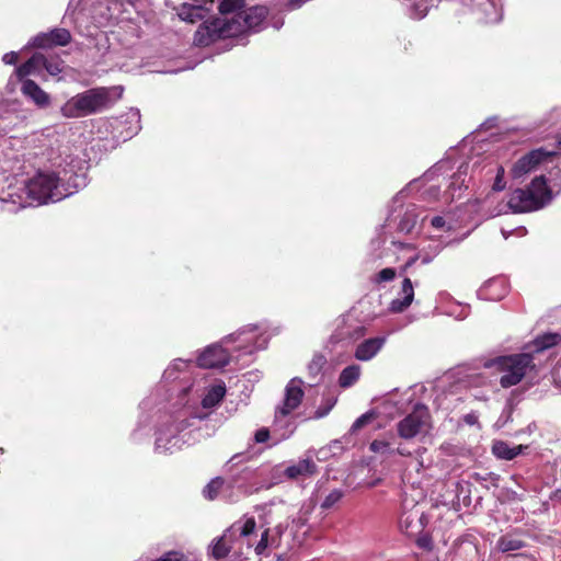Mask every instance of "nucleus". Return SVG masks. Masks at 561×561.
<instances>
[{"label": "nucleus", "instance_id": "obj_1", "mask_svg": "<svg viewBox=\"0 0 561 561\" xmlns=\"http://www.w3.org/2000/svg\"><path fill=\"white\" fill-rule=\"evenodd\" d=\"M115 88H92L72 96L62 107L66 117H81L108 108L114 100L111 96Z\"/></svg>", "mask_w": 561, "mask_h": 561}, {"label": "nucleus", "instance_id": "obj_2", "mask_svg": "<svg viewBox=\"0 0 561 561\" xmlns=\"http://www.w3.org/2000/svg\"><path fill=\"white\" fill-rule=\"evenodd\" d=\"M59 181L60 179L55 172L38 171L26 182L27 196L38 204L61 201L72 193H62L59 190Z\"/></svg>", "mask_w": 561, "mask_h": 561}, {"label": "nucleus", "instance_id": "obj_3", "mask_svg": "<svg viewBox=\"0 0 561 561\" xmlns=\"http://www.w3.org/2000/svg\"><path fill=\"white\" fill-rule=\"evenodd\" d=\"M494 364L497 370L502 373L500 385L503 388L519 383L527 370L535 368L534 357L527 353L501 356L494 360Z\"/></svg>", "mask_w": 561, "mask_h": 561}, {"label": "nucleus", "instance_id": "obj_4", "mask_svg": "<svg viewBox=\"0 0 561 561\" xmlns=\"http://www.w3.org/2000/svg\"><path fill=\"white\" fill-rule=\"evenodd\" d=\"M236 28L228 25L224 19H208L204 21L194 34L193 43L198 47H206L221 38L233 37Z\"/></svg>", "mask_w": 561, "mask_h": 561}, {"label": "nucleus", "instance_id": "obj_5", "mask_svg": "<svg viewBox=\"0 0 561 561\" xmlns=\"http://www.w3.org/2000/svg\"><path fill=\"white\" fill-rule=\"evenodd\" d=\"M267 15L268 9L265 5L257 4L249 9L245 8L239 19L231 18L228 25L236 28L233 37L247 32H259Z\"/></svg>", "mask_w": 561, "mask_h": 561}, {"label": "nucleus", "instance_id": "obj_6", "mask_svg": "<svg viewBox=\"0 0 561 561\" xmlns=\"http://www.w3.org/2000/svg\"><path fill=\"white\" fill-rule=\"evenodd\" d=\"M428 419V413L425 408H415L411 413L397 424L398 435L403 439H412L417 436Z\"/></svg>", "mask_w": 561, "mask_h": 561}, {"label": "nucleus", "instance_id": "obj_7", "mask_svg": "<svg viewBox=\"0 0 561 561\" xmlns=\"http://www.w3.org/2000/svg\"><path fill=\"white\" fill-rule=\"evenodd\" d=\"M556 156V151H549L545 148L534 149L514 163L512 174L514 178H520L535 170L541 162L550 160Z\"/></svg>", "mask_w": 561, "mask_h": 561}, {"label": "nucleus", "instance_id": "obj_8", "mask_svg": "<svg viewBox=\"0 0 561 561\" xmlns=\"http://www.w3.org/2000/svg\"><path fill=\"white\" fill-rule=\"evenodd\" d=\"M507 205L515 214L534 211L546 206L542 197L534 195V192H530L528 187L516 188Z\"/></svg>", "mask_w": 561, "mask_h": 561}, {"label": "nucleus", "instance_id": "obj_9", "mask_svg": "<svg viewBox=\"0 0 561 561\" xmlns=\"http://www.w3.org/2000/svg\"><path fill=\"white\" fill-rule=\"evenodd\" d=\"M300 379H291L285 388L283 404L276 408L275 417H286L295 411L302 402L305 392Z\"/></svg>", "mask_w": 561, "mask_h": 561}, {"label": "nucleus", "instance_id": "obj_10", "mask_svg": "<svg viewBox=\"0 0 561 561\" xmlns=\"http://www.w3.org/2000/svg\"><path fill=\"white\" fill-rule=\"evenodd\" d=\"M71 42V33L64 27H56L49 32L37 34L30 42V46L48 49L56 46H66Z\"/></svg>", "mask_w": 561, "mask_h": 561}, {"label": "nucleus", "instance_id": "obj_11", "mask_svg": "<svg viewBox=\"0 0 561 561\" xmlns=\"http://www.w3.org/2000/svg\"><path fill=\"white\" fill-rule=\"evenodd\" d=\"M425 514L416 504L412 505L410 510H407L405 503L399 518V525L402 531L408 536H414L420 534L425 527Z\"/></svg>", "mask_w": 561, "mask_h": 561}, {"label": "nucleus", "instance_id": "obj_12", "mask_svg": "<svg viewBox=\"0 0 561 561\" xmlns=\"http://www.w3.org/2000/svg\"><path fill=\"white\" fill-rule=\"evenodd\" d=\"M234 527L236 524L225 529L221 536L213 539L208 546L209 557L216 560H222L229 556L236 540V531L233 530Z\"/></svg>", "mask_w": 561, "mask_h": 561}, {"label": "nucleus", "instance_id": "obj_13", "mask_svg": "<svg viewBox=\"0 0 561 561\" xmlns=\"http://www.w3.org/2000/svg\"><path fill=\"white\" fill-rule=\"evenodd\" d=\"M453 561H473L478 558L479 549L476 539L463 536L456 539L449 550Z\"/></svg>", "mask_w": 561, "mask_h": 561}, {"label": "nucleus", "instance_id": "obj_14", "mask_svg": "<svg viewBox=\"0 0 561 561\" xmlns=\"http://www.w3.org/2000/svg\"><path fill=\"white\" fill-rule=\"evenodd\" d=\"M228 352L218 345L208 346L198 357L197 364L202 368H221L229 364Z\"/></svg>", "mask_w": 561, "mask_h": 561}, {"label": "nucleus", "instance_id": "obj_15", "mask_svg": "<svg viewBox=\"0 0 561 561\" xmlns=\"http://www.w3.org/2000/svg\"><path fill=\"white\" fill-rule=\"evenodd\" d=\"M21 92L26 99L31 100L41 108H45L50 105L49 94L46 93L34 80H23Z\"/></svg>", "mask_w": 561, "mask_h": 561}, {"label": "nucleus", "instance_id": "obj_16", "mask_svg": "<svg viewBox=\"0 0 561 561\" xmlns=\"http://www.w3.org/2000/svg\"><path fill=\"white\" fill-rule=\"evenodd\" d=\"M385 342L386 339L381 336L364 340L355 350V358L363 362L370 360L382 348Z\"/></svg>", "mask_w": 561, "mask_h": 561}, {"label": "nucleus", "instance_id": "obj_17", "mask_svg": "<svg viewBox=\"0 0 561 561\" xmlns=\"http://www.w3.org/2000/svg\"><path fill=\"white\" fill-rule=\"evenodd\" d=\"M245 8L247 0H218L219 16H213V19H224L229 22L231 18L239 19Z\"/></svg>", "mask_w": 561, "mask_h": 561}, {"label": "nucleus", "instance_id": "obj_18", "mask_svg": "<svg viewBox=\"0 0 561 561\" xmlns=\"http://www.w3.org/2000/svg\"><path fill=\"white\" fill-rule=\"evenodd\" d=\"M412 284L413 283H401L398 297H396L390 304L389 310L391 312L400 313L411 306L414 298V288Z\"/></svg>", "mask_w": 561, "mask_h": 561}, {"label": "nucleus", "instance_id": "obj_19", "mask_svg": "<svg viewBox=\"0 0 561 561\" xmlns=\"http://www.w3.org/2000/svg\"><path fill=\"white\" fill-rule=\"evenodd\" d=\"M43 64H45V55L35 53L15 69V75L22 82L30 75H38L43 69Z\"/></svg>", "mask_w": 561, "mask_h": 561}, {"label": "nucleus", "instance_id": "obj_20", "mask_svg": "<svg viewBox=\"0 0 561 561\" xmlns=\"http://www.w3.org/2000/svg\"><path fill=\"white\" fill-rule=\"evenodd\" d=\"M510 291L508 283H482L478 296L484 300L499 301Z\"/></svg>", "mask_w": 561, "mask_h": 561}, {"label": "nucleus", "instance_id": "obj_21", "mask_svg": "<svg viewBox=\"0 0 561 561\" xmlns=\"http://www.w3.org/2000/svg\"><path fill=\"white\" fill-rule=\"evenodd\" d=\"M317 473V465L311 459H302L285 469V477L295 480L299 477H310Z\"/></svg>", "mask_w": 561, "mask_h": 561}, {"label": "nucleus", "instance_id": "obj_22", "mask_svg": "<svg viewBox=\"0 0 561 561\" xmlns=\"http://www.w3.org/2000/svg\"><path fill=\"white\" fill-rule=\"evenodd\" d=\"M525 448H527V446H510L506 442L497 440L492 446V453L499 459L512 460L522 454Z\"/></svg>", "mask_w": 561, "mask_h": 561}, {"label": "nucleus", "instance_id": "obj_23", "mask_svg": "<svg viewBox=\"0 0 561 561\" xmlns=\"http://www.w3.org/2000/svg\"><path fill=\"white\" fill-rule=\"evenodd\" d=\"M362 374V369L359 365L353 364L350 366H346L339 376V386L343 389L350 388L353 385H355Z\"/></svg>", "mask_w": 561, "mask_h": 561}, {"label": "nucleus", "instance_id": "obj_24", "mask_svg": "<svg viewBox=\"0 0 561 561\" xmlns=\"http://www.w3.org/2000/svg\"><path fill=\"white\" fill-rule=\"evenodd\" d=\"M179 16L183 21L195 23L205 18V10L202 5L183 3L179 9Z\"/></svg>", "mask_w": 561, "mask_h": 561}, {"label": "nucleus", "instance_id": "obj_25", "mask_svg": "<svg viewBox=\"0 0 561 561\" xmlns=\"http://www.w3.org/2000/svg\"><path fill=\"white\" fill-rule=\"evenodd\" d=\"M534 195L542 197L545 204H549L552 201V192L547 185V179L545 175L535 176L528 187Z\"/></svg>", "mask_w": 561, "mask_h": 561}, {"label": "nucleus", "instance_id": "obj_26", "mask_svg": "<svg viewBox=\"0 0 561 561\" xmlns=\"http://www.w3.org/2000/svg\"><path fill=\"white\" fill-rule=\"evenodd\" d=\"M226 386L224 383L213 386L202 400V405L205 409H210L220 403L225 398Z\"/></svg>", "mask_w": 561, "mask_h": 561}, {"label": "nucleus", "instance_id": "obj_27", "mask_svg": "<svg viewBox=\"0 0 561 561\" xmlns=\"http://www.w3.org/2000/svg\"><path fill=\"white\" fill-rule=\"evenodd\" d=\"M525 546L526 542L524 540L515 538L510 534L501 536L496 542V548L501 552L516 551Z\"/></svg>", "mask_w": 561, "mask_h": 561}, {"label": "nucleus", "instance_id": "obj_28", "mask_svg": "<svg viewBox=\"0 0 561 561\" xmlns=\"http://www.w3.org/2000/svg\"><path fill=\"white\" fill-rule=\"evenodd\" d=\"M171 431H173V427L170 426V421L164 423L158 431L157 438H156V449L163 451H167L169 449L168 444L173 438L171 436Z\"/></svg>", "mask_w": 561, "mask_h": 561}, {"label": "nucleus", "instance_id": "obj_29", "mask_svg": "<svg viewBox=\"0 0 561 561\" xmlns=\"http://www.w3.org/2000/svg\"><path fill=\"white\" fill-rule=\"evenodd\" d=\"M561 343V334L559 333H545L535 340L537 351H543Z\"/></svg>", "mask_w": 561, "mask_h": 561}, {"label": "nucleus", "instance_id": "obj_30", "mask_svg": "<svg viewBox=\"0 0 561 561\" xmlns=\"http://www.w3.org/2000/svg\"><path fill=\"white\" fill-rule=\"evenodd\" d=\"M225 484V479L221 477H216L207 483V485L203 489V495L208 501H214L219 495L222 486Z\"/></svg>", "mask_w": 561, "mask_h": 561}, {"label": "nucleus", "instance_id": "obj_31", "mask_svg": "<svg viewBox=\"0 0 561 561\" xmlns=\"http://www.w3.org/2000/svg\"><path fill=\"white\" fill-rule=\"evenodd\" d=\"M417 222V215L414 209H407L398 224V230L410 233Z\"/></svg>", "mask_w": 561, "mask_h": 561}, {"label": "nucleus", "instance_id": "obj_32", "mask_svg": "<svg viewBox=\"0 0 561 561\" xmlns=\"http://www.w3.org/2000/svg\"><path fill=\"white\" fill-rule=\"evenodd\" d=\"M273 545H277V539L274 535H271V529L265 528L263 533L261 534V539L256 543L254 551L257 556H261L265 552V550Z\"/></svg>", "mask_w": 561, "mask_h": 561}, {"label": "nucleus", "instance_id": "obj_33", "mask_svg": "<svg viewBox=\"0 0 561 561\" xmlns=\"http://www.w3.org/2000/svg\"><path fill=\"white\" fill-rule=\"evenodd\" d=\"M43 68L50 76H57L64 71L65 62L58 56H55V57H46L45 56V64H43Z\"/></svg>", "mask_w": 561, "mask_h": 561}, {"label": "nucleus", "instance_id": "obj_34", "mask_svg": "<svg viewBox=\"0 0 561 561\" xmlns=\"http://www.w3.org/2000/svg\"><path fill=\"white\" fill-rule=\"evenodd\" d=\"M377 417V414L374 411H368L364 414H362L356 421L353 423L351 427V433L355 434L362 428H364L366 425L371 423Z\"/></svg>", "mask_w": 561, "mask_h": 561}, {"label": "nucleus", "instance_id": "obj_35", "mask_svg": "<svg viewBox=\"0 0 561 561\" xmlns=\"http://www.w3.org/2000/svg\"><path fill=\"white\" fill-rule=\"evenodd\" d=\"M343 495H344V493L341 490H337V489L333 490L325 496V499L321 503V508L329 510V508L333 507L337 502L341 501Z\"/></svg>", "mask_w": 561, "mask_h": 561}, {"label": "nucleus", "instance_id": "obj_36", "mask_svg": "<svg viewBox=\"0 0 561 561\" xmlns=\"http://www.w3.org/2000/svg\"><path fill=\"white\" fill-rule=\"evenodd\" d=\"M170 426L173 427V431H171V436L176 437L180 433L191 426V422L188 419H171Z\"/></svg>", "mask_w": 561, "mask_h": 561}, {"label": "nucleus", "instance_id": "obj_37", "mask_svg": "<svg viewBox=\"0 0 561 561\" xmlns=\"http://www.w3.org/2000/svg\"><path fill=\"white\" fill-rule=\"evenodd\" d=\"M336 399L334 398H328L325 399V403L321 407H319L314 413L316 419L324 417L329 414V412L332 410V408L335 405Z\"/></svg>", "mask_w": 561, "mask_h": 561}, {"label": "nucleus", "instance_id": "obj_38", "mask_svg": "<svg viewBox=\"0 0 561 561\" xmlns=\"http://www.w3.org/2000/svg\"><path fill=\"white\" fill-rule=\"evenodd\" d=\"M256 528V522L254 517H248L243 525L240 527V536L241 537H248L254 533Z\"/></svg>", "mask_w": 561, "mask_h": 561}, {"label": "nucleus", "instance_id": "obj_39", "mask_svg": "<svg viewBox=\"0 0 561 561\" xmlns=\"http://www.w3.org/2000/svg\"><path fill=\"white\" fill-rule=\"evenodd\" d=\"M504 169L503 167H499L497 168V173H496V176H495V180H494V183H493V191L495 192H501L505 188V180H504Z\"/></svg>", "mask_w": 561, "mask_h": 561}, {"label": "nucleus", "instance_id": "obj_40", "mask_svg": "<svg viewBox=\"0 0 561 561\" xmlns=\"http://www.w3.org/2000/svg\"><path fill=\"white\" fill-rule=\"evenodd\" d=\"M369 449L373 453L385 454L389 449V443L386 440L375 439L370 443Z\"/></svg>", "mask_w": 561, "mask_h": 561}, {"label": "nucleus", "instance_id": "obj_41", "mask_svg": "<svg viewBox=\"0 0 561 561\" xmlns=\"http://www.w3.org/2000/svg\"><path fill=\"white\" fill-rule=\"evenodd\" d=\"M324 363L325 358L322 355L313 357L308 366L309 371L313 375H317L321 370Z\"/></svg>", "mask_w": 561, "mask_h": 561}, {"label": "nucleus", "instance_id": "obj_42", "mask_svg": "<svg viewBox=\"0 0 561 561\" xmlns=\"http://www.w3.org/2000/svg\"><path fill=\"white\" fill-rule=\"evenodd\" d=\"M397 275V272L392 267H386L381 270L377 275L375 280H392Z\"/></svg>", "mask_w": 561, "mask_h": 561}, {"label": "nucleus", "instance_id": "obj_43", "mask_svg": "<svg viewBox=\"0 0 561 561\" xmlns=\"http://www.w3.org/2000/svg\"><path fill=\"white\" fill-rule=\"evenodd\" d=\"M270 438V431L266 427H262L255 432L254 439L256 443H265Z\"/></svg>", "mask_w": 561, "mask_h": 561}, {"label": "nucleus", "instance_id": "obj_44", "mask_svg": "<svg viewBox=\"0 0 561 561\" xmlns=\"http://www.w3.org/2000/svg\"><path fill=\"white\" fill-rule=\"evenodd\" d=\"M2 61L7 65H15L18 61V54L15 51H10L3 55Z\"/></svg>", "mask_w": 561, "mask_h": 561}, {"label": "nucleus", "instance_id": "obj_45", "mask_svg": "<svg viewBox=\"0 0 561 561\" xmlns=\"http://www.w3.org/2000/svg\"><path fill=\"white\" fill-rule=\"evenodd\" d=\"M478 415L474 412H470L463 416V422L468 425H476L478 424Z\"/></svg>", "mask_w": 561, "mask_h": 561}, {"label": "nucleus", "instance_id": "obj_46", "mask_svg": "<svg viewBox=\"0 0 561 561\" xmlns=\"http://www.w3.org/2000/svg\"><path fill=\"white\" fill-rule=\"evenodd\" d=\"M431 225H432L434 228L439 229V228L445 227L446 221H445L444 217H442V216H435V217H433V218H432V220H431Z\"/></svg>", "mask_w": 561, "mask_h": 561}, {"label": "nucleus", "instance_id": "obj_47", "mask_svg": "<svg viewBox=\"0 0 561 561\" xmlns=\"http://www.w3.org/2000/svg\"><path fill=\"white\" fill-rule=\"evenodd\" d=\"M417 546L421 547V548L430 549L431 548V539L427 538V537L419 538L417 539Z\"/></svg>", "mask_w": 561, "mask_h": 561}, {"label": "nucleus", "instance_id": "obj_48", "mask_svg": "<svg viewBox=\"0 0 561 561\" xmlns=\"http://www.w3.org/2000/svg\"><path fill=\"white\" fill-rule=\"evenodd\" d=\"M274 533H275V534H273V535L276 537V539H277V545H278V543H279V540H280L282 533H283V528H282V526H280V525L276 526V527L274 528Z\"/></svg>", "mask_w": 561, "mask_h": 561}, {"label": "nucleus", "instance_id": "obj_49", "mask_svg": "<svg viewBox=\"0 0 561 561\" xmlns=\"http://www.w3.org/2000/svg\"><path fill=\"white\" fill-rule=\"evenodd\" d=\"M396 453L401 456H410L411 455V453L405 447H398Z\"/></svg>", "mask_w": 561, "mask_h": 561}, {"label": "nucleus", "instance_id": "obj_50", "mask_svg": "<svg viewBox=\"0 0 561 561\" xmlns=\"http://www.w3.org/2000/svg\"><path fill=\"white\" fill-rule=\"evenodd\" d=\"M493 121H495V118H490V119L485 121L481 125V128L488 129V128L492 127L493 126Z\"/></svg>", "mask_w": 561, "mask_h": 561}, {"label": "nucleus", "instance_id": "obj_51", "mask_svg": "<svg viewBox=\"0 0 561 561\" xmlns=\"http://www.w3.org/2000/svg\"><path fill=\"white\" fill-rule=\"evenodd\" d=\"M283 24H284V21H283V19H280V18H279V19H277V20H275V21L273 22V26H274L275 28H277V30H278V28H280Z\"/></svg>", "mask_w": 561, "mask_h": 561}, {"label": "nucleus", "instance_id": "obj_52", "mask_svg": "<svg viewBox=\"0 0 561 561\" xmlns=\"http://www.w3.org/2000/svg\"><path fill=\"white\" fill-rule=\"evenodd\" d=\"M558 147L561 149V137L558 140Z\"/></svg>", "mask_w": 561, "mask_h": 561}, {"label": "nucleus", "instance_id": "obj_53", "mask_svg": "<svg viewBox=\"0 0 561 561\" xmlns=\"http://www.w3.org/2000/svg\"><path fill=\"white\" fill-rule=\"evenodd\" d=\"M412 262H413V260H412V261L407 262V264H405V266H404V267L407 268V267H408Z\"/></svg>", "mask_w": 561, "mask_h": 561}]
</instances>
